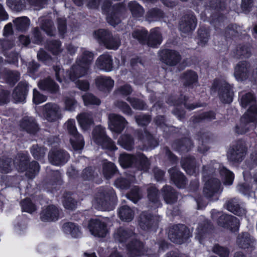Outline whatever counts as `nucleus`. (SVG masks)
<instances>
[{
  "instance_id": "1",
  "label": "nucleus",
  "mask_w": 257,
  "mask_h": 257,
  "mask_svg": "<svg viewBox=\"0 0 257 257\" xmlns=\"http://www.w3.org/2000/svg\"><path fill=\"white\" fill-rule=\"evenodd\" d=\"M216 169L218 170L224 185H231L234 179L233 173L217 163L211 162L208 166H204L202 173L206 182L203 193L207 198H211L222 191L220 181L211 176L216 172Z\"/></svg>"
},
{
  "instance_id": "2",
  "label": "nucleus",
  "mask_w": 257,
  "mask_h": 257,
  "mask_svg": "<svg viewBox=\"0 0 257 257\" xmlns=\"http://www.w3.org/2000/svg\"><path fill=\"white\" fill-rule=\"evenodd\" d=\"M93 60V53L83 49L81 55L77 58L75 63L71 67L69 71L65 72L64 69L58 66L54 67L57 80L60 82L66 81L68 79L75 81L77 79L86 76L90 72Z\"/></svg>"
},
{
  "instance_id": "3",
  "label": "nucleus",
  "mask_w": 257,
  "mask_h": 257,
  "mask_svg": "<svg viewBox=\"0 0 257 257\" xmlns=\"http://www.w3.org/2000/svg\"><path fill=\"white\" fill-rule=\"evenodd\" d=\"M115 200V193L112 189H102L95 195L93 206L98 210L109 211L113 209Z\"/></svg>"
},
{
  "instance_id": "4",
  "label": "nucleus",
  "mask_w": 257,
  "mask_h": 257,
  "mask_svg": "<svg viewBox=\"0 0 257 257\" xmlns=\"http://www.w3.org/2000/svg\"><path fill=\"white\" fill-rule=\"evenodd\" d=\"M120 165L123 168L133 166L138 169L147 171L150 166L148 159L142 153H138L135 156L122 154L119 158Z\"/></svg>"
},
{
  "instance_id": "5",
  "label": "nucleus",
  "mask_w": 257,
  "mask_h": 257,
  "mask_svg": "<svg viewBox=\"0 0 257 257\" xmlns=\"http://www.w3.org/2000/svg\"><path fill=\"white\" fill-rule=\"evenodd\" d=\"M109 0H105L102 6V10L104 13H106V20L107 22L111 26L115 27L120 22V16L123 14L126 9L122 4H118L110 6Z\"/></svg>"
},
{
  "instance_id": "6",
  "label": "nucleus",
  "mask_w": 257,
  "mask_h": 257,
  "mask_svg": "<svg viewBox=\"0 0 257 257\" xmlns=\"http://www.w3.org/2000/svg\"><path fill=\"white\" fill-rule=\"evenodd\" d=\"M27 161L28 156L25 154H19L13 163L10 158L4 157L0 158V172L3 173L10 172L14 165L19 171L23 172L26 170Z\"/></svg>"
},
{
  "instance_id": "7",
  "label": "nucleus",
  "mask_w": 257,
  "mask_h": 257,
  "mask_svg": "<svg viewBox=\"0 0 257 257\" xmlns=\"http://www.w3.org/2000/svg\"><path fill=\"white\" fill-rule=\"evenodd\" d=\"M254 101V96L251 93H246L241 97L240 104L243 107L250 105L247 111L241 117L242 122H257V104L253 105Z\"/></svg>"
},
{
  "instance_id": "8",
  "label": "nucleus",
  "mask_w": 257,
  "mask_h": 257,
  "mask_svg": "<svg viewBox=\"0 0 257 257\" xmlns=\"http://www.w3.org/2000/svg\"><path fill=\"white\" fill-rule=\"evenodd\" d=\"M93 37L98 42L103 43L109 49L116 50L120 45V41L117 35L112 36L108 31L99 29L93 33Z\"/></svg>"
},
{
  "instance_id": "9",
  "label": "nucleus",
  "mask_w": 257,
  "mask_h": 257,
  "mask_svg": "<svg viewBox=\"0 0 257 257\" xmlns=\"http://www.w3.org/2000/svg\"><path fill=\"white\" fill-rule=\"evenodd\" d=\"M65 125L70 135V142L74 150L75 151L82 150L84 146V141L83 137L77 132L75 120L69 119Z\"/></svg>"
},
{
  "instance_id": "10",
  "label": "nucleus",
  "mask_w": 257,
  "mask_h": 257,
  "mask_svg": "<svg viewBox=\"0 0 257 257\" xmlns=\"http://www.w3.org/2000/svg\"><path fill=\"white\" fill-rule=\"evenodd\" d=\"M218 217V224L224 228L229 229L232 232L236 231L239 228V220L236 217L230 215L221 214L215 210L212 212V217L215 219Z\"/></svg>"
},
{
  "instance_id": "11",
  "label": "nucleus",
  "mask_w": 257,
  "mask_h": 257,
  "mask_svg": "<svg viewBox=\"0 0 257 257\" xmlns=\"http://www.w3.org/2000/svg\"><path fill=\"white\" fill-rule=\"evenodd\" d=\"M92 136L94 142L101 146L103 149L111 151L116 149L113 142L105 135L104 129L101 126L98 125L95 127L92 133Z\"/></svg>"
},
{
  "instance_id": "12",
  "label": "nucleus",
  "mask_w": 257,
  "mask_h": 257,
  "mask_svg": "<svg viewBox=\"0 0 257 257\" xmlns=\"http://www.w3.org/2000/svg\"><path fill=\"white\" fill-rule=\"evenodd\" d=\"M234 75L238 81H243L251 77L257 80V68L253 69L251 72L248 63L245 61L240 62L235 67Z\"/></svg>"
},
{
  "instance_id": "13",
  "label": "nucleus",
  "mask_w": 257,
  "mask_h": 257,
  "mask_svg": "<svg viewBox=\"0 0 257 257\" xmlns=\"http://www.w3.org/2000/svg\"><path fill=\"white\" fill-rule=\"evenodd\" d=\"M168 236L172 242L181 244L190 237V231L183 224L174 225L170 230Z\"/></svg>"
},
{
  "instance_id": "14",
  "label": "nucleus",
  "mask_w": 257,
  "mask_h": 257,
  "mask_svg": "<svg viewBox=\"0 0 257 257\" xmlns=\"http://www.w3.org/2000/svg\"><path fill=\"white\" fill-rule=\"evenodd\" d=\"M126 252V257H142L147 254V250L136 236L127 244Z\"/></svg>"
},
{
  "instance_id": "15",
  "label": "nucleus",
  "mask_w": 257,
  "mask_h": 257,
  "mask_svg": "<svg viewBox=\"0 0 257 257\" xmlns=\"http://www.w3.org/2000/svg\"><path fill=\"white\" fill-rule=\"evenodd\" d=\"M127 124L125 118L120 115L111 113L108 115V126L112 132L117 134L121 133Z\"/></svg>"
},
{
  "instance_id": "16",
  "label": "nucleus",
  "mask_w": 257,
  "mask_h": 257,
  "mask_svg": "<svg viewBox=\"0 0 257 257\" xmlns=\"http://www.w3.org/2000/svg\"><path fill=\"white\" fill-rule=\"evenodd\" d=\"M89 229L92 235L99 237H105L108 232L106 224L98 219H91L90 221Z\"/></svg>"
},
{
  "instance_id": "17",
  "label": "nucleus",
  "mask_w": 257,
  "mask_h": 257,
  "mask_svg": "<svg viewBox=\"0 0 257 257\" xmlns=\"http://www.w3.org/2000/svg\"><path fill=\"white\" fill-rule=\"evenodd\" d=\"M43 115L49 121H55L61 117L59 106L53 103H47L43 106Z\"/></svg>"
},
{
  "instance_id": "18",
  "label": "nucleus",
  "mask_w": 257,
  "mask_h": 257,
  "mask_svg": "<svg viewBox=\"0 0 257 257\" xmlns=\"http://www.w3.org/2000/svg\"><path fill=\"white\" fill-rule=\"evenodd\" d=\"M69 158L68 154L61 149H53L50 152L48 155L49 162L56 166L64 165L68 161Z\"/></svg>"
},
{
  "instance_id": "19",
  "label": "nucleus",
  "mask_w": 257,
  "mask_h": 257,
  "mask_svg": "<svg viewBox=\"0 0 257 257\" xmlns=\"http://www.w3.org/2000/svg\"><path fill=\"white\" fill-rule=\"evenodd\" d=\"M60 210L55 205H49L43 209L40 214V218L45 222L57 220L60 216Z\"/></svg>"
},
{
  "instance_id": "20",
  "label": "nucleus",
  "mask_w": 257,
  "mask_h": 257,
  "mask_svg": "<svg viewBox=\"0 0 257 257\" xmlns=\"http://www.w3.org/2000/svg\"><path fill=\"white\" fill-rule=\"evenodd\" d=\"M136 236V234L131 229L122 227L118 228L114 233L115 240L121 243L127 241L130 242Z\"/></svg>"
},
{
  "instance_id": "21",
  "label": "nucleus",
  "mask_w": 257,
  "mask_h": 257,
  "mask_svg": "<svg viewBox=\"0 0 257 257\" xmlns=\"http://www.w3.org/2000/svg\"><path fill=\"white\" fill-rule=\"evenodd\" d=\"M160 220L159 217L152 216L147 212H143L139 220L140 227L143 229H148L152 226H156Z\"/></svg>"
},
{
  "instance_id": "22",
  "label": "nucleus",
  "mask_w": 257,
  "mask_h": 257,
  "mask_svg": "<svg viewBox=\"0 0 257 257\" xmlns=\"http://www.w3.org/2000/svg\"><path fill=\"white\" fill-rule=\"evenodd\" d=\"M245 153V147L241 142H239L229 150L228 157L232 161L238 162L242 160Z\"/></svg>"
},
{
  "instance_id": "23",
  "label": "nucleus",
  "mask_w": 257,
  "mask_h": 257,
  "mask_svg": "<svg viewBox=\"0 0 257 257\" xmlns=\"http://www.w3.org/2000/svg\"><path fill=\"white\" fill-rule=\"evenodd\" d=\"M29 90V85L26 82H20L15 88L13 98L16 102H23L25 101Z\"/></svg>"
},
{
  "instance_id": "24",
  "label": "nucleus",
  "mask_w": 257,
  "mask_h": 257,
  "mask_svg": "<svg viewBox=\"0 0 257 257\" xmlns=\"http://www.w3.org/2000/svg\"><path fill=\"white\" fill-rule=\"evenodd\" d=\"M218 93L219 98L223 102L229 103L232 101L233 90L231 86L225 82L221 83Z\"/></svg>"
},
{
  "instance_id": "25",
  "label": "nucleus",
  "mask_w": 257,
  "mask_h": 257,
  "mask_svg": "<svg viewBox=\"0 0 257 257\" xmlns=\"http://www.w3.org/2000/svg\"><path fill=\"white\" fill-rule=\"evenodd\" d=\"M97 88L104 92H109L114 86V81L109 77L99 76L95 79Z\"/></svg>"
},
{
  "instance_id": "26",
  "label": "nucleus",
  "mask_w": 257,
  "mask_h": 257,
  "mask_svg": "<svg viewBox=\"0 0 257 257\" xmlns=\"http://www.w3.org/2000/svg\"><path fill=\"white\" fill-rule=\"evenodd\" d=\"M197 25L196 18L193 14L185 16L180 24V30L184 33L194 30Z\"/></svg>"
},
{
  "instance_id": "27",
  "label": "nucleus",
  "mask_w": 257,
  "mask_h": 257,
  "mask_svg": "<svg viewBox=\"0 0 257 257\" xmlns=\"http://www.w3.org/2000/svg\"><path fill=\"white\" fill-rule=\"evenodd\" d=\"M20 128L29 133H34L38 130L35 118L30 116H25L20 121Z\"/></svg>"
},
{
  "instance_id": "28",
  "label": "nucleus",
  "mask_w": 257,
  "mask_h": 257,
  "mask_svg": "<svg viewBox=\"0 0 257 257\" xmlns=\"http://www.w3.org/2000/svg\"><path fill=\"white\" fill-rule=\"evenodd\" d=\"M78 124L84 131L88 130L93 124L92 113L89 112H84L78 114L76 116Z\"/></svg>"
},
{
  "instance_id": "29",
  "label": "nucleus",
  "mask_w": 257,
  "mask_h": 257,
  "mask_svg": "<svg viewBox=\"0 0 257 257\" xmlns=\"http://www.w3.org/2000/svg\"><path fill=\"white\" fill-rule=\"evenodd\" d=\"M162 53V60L167 65L171 66L175 65L180 60V55L175 51L166 50L163 51Z\"/></svg>"
},
{
  "instance_id": "30",
  "label": "nucleus",
  "mask_w": 257,
  "mask_h": 257,
  "mask_svg": "<svg viewBox=\"0 0 257 257\" xmlns=\"http://www.w3.org/2000/svg\"><path fill=\"white\" fill-rule=\"evenodd\" d=\"M95 65L100 70L110 71L112 69V58L108 54H103L98 58Z\"/></svg>"
},
{
  "instance_id": "31",
  "label": "nucleus",
  "mask_w": 257,
  "mask_h": 257,
  "mask_svg": "<svg viewBox=\"0 0 257 257\" xmlns=\"http://www.w3.org/2000/svg\"><path fill=\"white\" fill-rule=\"evenodd\" d=\"M172 180L178 188H183L186 183V180L182 173L177 168H173L169 170Z\"/></svg>"
},
{
  "instance_id": "32",
  "label": "nucleus",
  "mask_w": 257,
  "mask_h": 257,
  "mask_svg": "<svg viewBox=\"0 0 257 257\" xmlns=\"http://www.w3.org/2000/svg\"><path fill=\"white\" fill-rule=\"evenodd\" d=\"M162 41V37L159 30L156 28L152 30L148 40L146 43L151 47H156L160 45Z\"/></svg>"
},
{
  "instance_id": "33",
  "label": "nucleus",
  "mask_w": 257,
  "mask_h": 257,
  "mask_svg": "<svg viewBox=\"0 0 257 257\" xmlns=\"http://www.w3.org/2000/svg\"><path fill=\"white\" fill-rule=\"evenodd\" d=\"M39 87L42 90L55 93L59 91V86L51 79L47 78L41 80L38 83Z\"/></svg>"
},
{
  "instance_id": "34",
  "label": "nucleus",
  "mask_w": 257,
  "mask_h": 257,
  "mask_svg": "<svg viewBox=\"0 0 257 257\" xmlns=\"http://www.w3.org/2000/svg\"><path fill=\"white\" fill-rule=\"evenodd\" d=\"M162 195L165 202L168 204L175 202L177 196L175 191L170 186H165L162 189Z\"/></svg>"
},
{
  "instance_id": "35",
  "label": "nucleus",
  "mask_w": 257,
  "mask_h": 257,
  "mask_svg": "<svg viewBox=\"0 0 257 257\" xmlns=\"http://www.w3.org/2000/svg\"><path fill=\"white\" fill-rule=\"evenodd\" d=\"M162 195L165 202L168 204L175 202L177 196L175 191L170 186H165L162 189Z\"/></svg>"
},
{
  "instance_id": "36",
  "label": "nucleus",
  "mask_w": 257,
  "mask_h": 257,
  "mask_svg": "<svg viewBox=\"0 0 257 257\" xmlns=\"http://www.w3.org/2000/svg\"><path fill=\"white\" fill-rule=\"evenodd\" d=\"M62 229L66 234H70L74 238L81 235V232L78 226L72 222H66L63 225Z\"/></svg>"
},
{
  "instance_id": "37",
  "label": "nucleus",
  "mask_w": 257,
  "mask_h": 257,
  "mask_svg": "<svg viewBox=\"0 0 257 257\" xmlns=\"http://www.w3.org/2000/svg\"><path fill=\"white\" fill-rule=\"evenodd\" d=\"M139 138L148 148H154L158 144L157 141L146 130H144V133L139 134Z\"/></svg>"
},
{
  "instance_id": "38",
  "label": "nucleus",
  "mask_w": 257,
  "mask_h": 257,
  "mask_svg": "<svg viewBox=\"0 0 257 257\" xmlns=\"http://www.w3.org/2000/svg\"><path fill=\"white\" fill-rule=\"evenodd\" d=\"M181 165L183 169L189 175L195 174L197 170L194 158L192 157H186L182 159Z\"/></svg>"
},
{
  "instance_id": "39",
  "label": "nucleus",
  "mask_w": 257,
  "mask_h": 257,
  "mask_svg": "<svg viewBox=\"0 0 257 257\" xmlns=\"http://www.w3.org/2000/svg\"><path fill=\"white\" fill-rule=\"evenodd\" d=\"M39 22L41 29L47 35L50 36L54 35L55 33V28L53 22L51 20L47 18H41L39 19Z\"/></svg>"
},
{
  "instance_id": "40",
  "label": "nucleus",
  "mask_w": 257,
  "mask_h": 257,
  "mask_svg": "<svg viewBox=\"0 0 257 257\" xmlns=\"http://www.w3.org/2000/svg\"><path fill=\"white\" fill-rule=\"evenodd\" d=\"M118 215L121 220L130 222L134 217V211L128 206H122L119 209Z\"/></svg>"
},
{
  "instance_id": "41",
  "label": "nucleus",
  "mask_w": 257,
  "mask_h": 257,
  "mask_svg": "<svg viewBox=\"0 0 257 257\" xmlns=\"http://www.w3.org/2000/svg\"><path fill=\"white\" fill-rule=\"evenodd\" d=\"M13 23L17 30L23 32L29 28L30 21L28 18L22 17L15 19Z\"/></svg>"
},
{
  "instance_id": "42",
  "label": "nucleus",
  "mask_w": 257,
  "mask_h": 257,
  "mask_svg": "<svg viewBox=\"0 0 257 257\" xmlns=\"http://www.w3.org/2000/svg\"><path fill=\"white\" fill-rule=\"evenodd\" d=\"M128 8L133 17L139 19L143 16L144 10L143 7L135 1H132L128 4Z\"/></svg>"
},
{
  "instance_id": "43",
  "label": "nucleus",
  "mask_w": 257,
  "mask_h": 257,
  "mask_svg": "<svg viewBox=\"0 0 257 257\" xmlns=\"http://www.w3.org/2000/svg\"><path fill=\"white\" fill-rule=\"evenodd\" d=\"M118 144L124 149L131 150L134 147V139L130 135H123L118 139Z\"/></svg>"
},
{
  "instance_id": "44",
  "label": "nucleus",
  "mask_w": 257,
  "mask_h": 257,
  "mask_svg": "<svg viewBox=\"0 0 257 257\" xmlns=\"http://www.w3.org/2000/svg\"><path fill=\"white\" fill-rule=\"evenodd\" d=\"M148 196L149 200L154 204L153 207L157 208L160 206L158 190L155 187L152 186L148 189Z\"/></svg>"
},
{
  "instance_id": "45",
  "label": "nucleus",
  "mask_w": 257,
  "mask_h": 257,
  "mask_svg": "<svg viewBox=\"0 0 257 257\" xmlns=\"http://www.w3.org/2000/svg\"><path fill=\"white\" fill-rule=\"evenodd\" d=\"M236 242L240 247L246 248L251 245L253 241L250 235L248 233L245 232L238 236Z\"/></svg>"
},
{
  "instance_id": "46",
  "label": "nucleus",
  "mask_w": 257,
  "mask_h": 257,
  "mask_svg": "<svg viewBox=\"0 0 257 257\" xmlns=\"http://www.w3.org/2000/svg\"><path fill=\"white\" fill-rule=\"evenodd\" d=\"M227 210L237 215L245 214V211L239 206L238 202L236 199H231L226 203Z\"/></svg>"
},
{
  "instance_id": "47",
  "label": "nucleus",
  "mask_w": 257,
  "mask_h": 257,
  "mask_svg": "<svg viewBox=\"0 0 257 257\" xmlns=\"http://www.w3.org/2000/svg\"><path fill=\"white\" fill-rule=\"evenodd\" d=\"M116 172L114 165L110 162L105 161L103 164L102 173L106 179L112 177Z\"/></svg>"
},
{
  "instance_id": "48",
  "label": "nucleus",
  "mask_w": 257,
  "mask_h": 257,
  "mask_svg": "<svg viewBox=\"0 0 257 257\" xmlns=\"http://www.w3.org/2000/svg\"><path fill=\"white\" fill-rule=\"evenodd\" d=\"M198 76L197 74L193 71H187L185 72L183 76V82L185 85L190 86L197 82Z\"/></svg>"
},
{
  "instance_id": "49",
  "label": "nucleus",
  "mask_w": 257,
  "mask_h": 257,
  "mask_svg": "<svg viewBox=\"0 0 257 257\" xmlns=\"http://www.w3.org/2000/svg\"><path fill=\"white\" fill-rule=\"evenodd\" d=\"M7 5L12 10L20 12L25 8L26 2L25 0H7Z\"/></svg>"
},
{
  "instance_id": "50",
  "label": "nucleus",
  "mask_w": 257,
  "mask_h": 257,
  "mask_svg": "<svg viewBox=\"0 0 257 257\" xmlns=\"http://www.w3.org/2000/svg\"><path fill=\"white\" fill-rule=\"evenodd\" d=\"M210 228V225L206 220H205L202 223L199 224L196 230V237L198 239L200 243L202 242V237L209 231Z\"/></svg>"
},
{
  "instance_id": "51",
  "label": "nucleus",
  "mask_w": 257,
  "mask_h": 257,
  "mask_svg": "<svg viewBox=\"0 0 257 257\" xmlns=\"http://www.w3.org/2000/svg\"><path fill=\"white\" fill-rule=\"evenodd\" d=\"M128 199L132 200L134 203H136L139 199H140L142 196V191L138 186L134 187L129 193L127 195Z\"/></svg>"
},
{
  "instance_id": "52",
  "label": "nucleus",
  "mask_w": 257,
  "mask_h": 257,
  "mask_svg": "<svg viewBox=\"0 0 257 257\" xmlns=\"http://www.w3.org/2000/svg\"><path fill=\"white\" fill-rule=\"evenodd\" d=\"M192 145L191 140L188 138H185L179 144H174L173 147L179 151L186 152L190 149Z\"/></svg>"
},
{
  "instance_id": "53",
  "label": "nucleus",
  "mask_w": 257,
  "mask_h": 257,
  "mask_svg": "<svg viewBox=\"0 0 257 257\" xmlns=\"http://www.w3.org/2000/svg\"><path fill=\"white\" fill-rule=\"evenodd\" d=\"M40 166L36 161H32L26 169V175L30 178H34L39 172Z\"/></svg>"
},
{
  "instance_id": "54",
  "label": "nucleus",
  "mask_w": 257,
  "mask_h": 257,
  "mask_svg": "<svg viewBox=\"0 0 257 257\" xmlns=\"http://www.w3.org/2000/svg\"><path fill=\"white\" fill-rule=\"evenodd\" d=\"M47 48L53 55H58L62 52L61 43L59 41H51L48 43Z\"/></svg>"
},
{
  "instance_id": "55",
  "label": "nucleus",
  "mask_w": 257,
  "mask_h": 257,
  "mask_svg": "<svg viewBox=\"0 0 257 257\" xmlns=\"http://www.w3.org/2000/svg\"><path fill=\"white\" fill-rule=\"evenodd\" d=\"M147 31L144 29H137L132 33L134 39L138 40L141 43H145Z\"/></svg>"
},
{
  "instance_id": "56",
  "label": "nucleus",
  "mask_w": 257,
  "mask_h": 257,
  "mask_svg": "<svg viewBox=\"0 0 257 257\" xmlns=\"http://www.w3.org/2000/svg\"><path fill=\"white\" fill-rule=\"evenodd\" d=\"M82 98L85 105H99L100 103V100L91 93H86L82 96Z\"/></svg>"
},
{
  "instance_id": "57",
  "label": "nucleus",
  "mask_w": 257,
  "mask_h": 257,
  "mask_svg": "<svg viewBox=\"0 0 257 257\" xmlns=\"http://www.w3.org/2000/svg\"><path fill=\"white\" fill-rule=\"evenodd\" d=\"M114 105L119 109L123 113L128 115H132V110L130 106L125 102L122 101H116Z\"/></svg>"
},
{
  "instance_id": "58",
  "label": "nucleus",
  "mask_w": 257,
  "mask_h": 257,
  "mask_svg": "<svg viewBox=\"0 0 257 257\" xmlns=\"http://www.w3.org/2000/svg\"><path fill=\"white\" fill-rule=\"evenodd\" d=\"M21 204L23 211L32 213L36 210L35 205L31 202L29 199L27 198L24 200Z\"/></svg>"
},
{
  "instance_id": "59",
  "label": "nucleus",
  "mask_w": 257,
  "mask_h": 257,
  "mask_svg": "<svg viewBox=\"0 0 257 257\" xmlns=\"http://www.w3.org/2000/svg\"><path fill=\"white\" fill-rule=\"evenodd\" d=\"M31 153L35 159H40L45 156L46 149L39 147L37 145H33L31 149Z\"/></svg>"
},
{
  "instance_id": "60",
  "label": "nucleus",
  "mask_w": 257,
  "mask_h": 257,
  "mask_svg": "<svg viewBox=\"0 0 257 257\" xmlns=\"http://www.w3.org/2000/svg\"><path fill=\"white\" fill-rule=\"evenodd\" d=\"M163 17V13L159 9H154L147 13V19L149 21H156Z\"/></svg>"
},
{
  "instance_id": "61",
  "label": "nucleus",
  "mask_w": 257,
  "mask_h": 257,
  "mask_svg": "<svg viewBox=\"0 0 257 257\" xmlns=\"http://www.w3.org/2000/svg\"><path fill=\"white\" fill-rule=\"evenodd\" d=\"M64 207L68 210H73L76 208L77 202L70 196L64 197L63 201Z\"/></svg>"
},
{
  "instance_id": "62",
  "label": "nucleus",
  "mask_w": 257,
  "mask_h": 257,
  "mask_svg": "<svg viewBox=\"0 0 257 257\" xmlns=\"http://www.w3.org/2000/svg\"><path fill=\"white\" fill-rule=\"evenodd\" d=\"M250 55V49L246 46H239L237 48L236 57L248 58Z\"/></svg>"
},
{
  "instance_id": "63",
  "label": "nucleus",
  "mask_w": 257,
  "mask_h": 257,
  "mask_svg": "<svg viewBox=\"0 0 257 257\" xmlns=\"http://www.w3.org/2000/svg\"><path fill=\"white\" fill-rule=\"evenodd\" d=\"M132 92V89L130 85L125 84L118 87L114 92L115 95L126 96Z\"/></svg>"
},
{
  "instance_id": "64",
  "label": "nucleus",
  "mask_w": 257,
  "mask_h": 257,
  "mask_svg": "<svg viewBox=\"0 0 257 257\" xmlns=\"http://www.w3.org/2000/svg\"><path fill=\"white\" fill-rule=\"evenodd\" d=\"M213 251L220 257H228L229 253V251L227 248L218 244H215L213 246Z\"/></svg>"
}]
</instances>
